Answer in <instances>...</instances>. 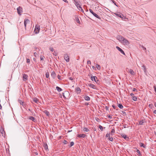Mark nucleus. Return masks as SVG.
Wrapping results in <instances>:
<instances>
[{
  "label": "nucleus",
  "instance_id": "8fccbe9b",
  "mask_svg": "<svg viewBox=\"0 0 156 156\" xmlns=\"http://www.w3.org/2000/svg\"><path fill=\"white\" fill-rule=\"evenodd\" d=\"M105 109L107 111H108L109 110V108L107 106L105 107Z\"/></svg>",
  "mask_w": 156,
  "mask_h": 156
},
{
  "label": "nucleus",
  "instance_id": "9b49d317",
  "mask_svg": "<svg viewBox=\"0 0 156 156\" xmlns=\"http://www.w3.org/2000/svg\"><path fill=\"white\" fill-rule=\"evenodd\" d=\"M123 38L124 37L121 36H118L117 37V39L118 40L121 42H122Z\"/></svg>",
  "mask_w": 156,
  "mask_h": 156
},
{
  "label": "nucleus",
  "instance_id": "4c0bfd02",
  "mask_svg": "<svg viewBox=\"0 0 156 156\" xmlns=\"http://www.w3.org/2000/svg\"><path fill=\"white\" fill-rule=\"evenodd\" d=\"M111 135V134L110 133H107V134L106 135V137H109L110 136V135Z\"/></svg>",
  "mask_w": 156,
  "mask_h": 156
},
{
  "label": "nucleus",
  "instance_id": "0e129e2a",
  "mask_svg": "<svg viewBox=\"0 0 156 156\" xmlns=\"http://www.w3.org/2000/svg\"><path fill=\"white\" fill-rule=\"evenodd\" d=\"M153 112L154 114H156V110H154Z\"/></svg>",
  "mask_w": 156,
  "mask_h": 156
},
{
  "label": "nucleus",
  "instance_id": "e433bc0d",
  "mask_svg": "<svg viewBox=\"0 0 156 156\" xmlns=\"http://www.w3.org/2000/svg\"><path fill=\"white\" fill-rule=\"evenodd\" d=\"M44 57L42 55H41L40 58L41 61L44 60Z\"/></svg>",
  "mask_w": 156,
  "mask_h": 156
},
{
  "label": "nucleus",
  "instance_id": "6e6d98bb",
  "mask_svg": "<svg viewBox=\"0 0 156 156\" xmlns=\"http://www.w3.org/2000/svg\"><path fill=\"white\" fill-rule=\"evenodd\" d=\"M108 118L109 119H112V115H109L108 116Z\"/></svg>",
  "mask_w": 156,
  "mask_h": 156
},
{
  "label": "nucleus",
  "instance_id": "13d9d810",
  "mask_svg": "<svg viewBox=\"0 0 156 156\" xmlns=\"http://www.w3.org/2000/svg\"><path fill=\"white\" fill-rule=\"evenodd\" d=\"M37 55V54L36 52H34V55L36 57V55Z\"/></svg>",
  "mask_w": 156,
  "mask_h": 156
},
{
  "label": "nucleus",
  "instance_id": "5fc2aeb1",
  "mask_svg": "<svg viewBox=\"0 0 156 156\" xmlns=\"http://www.w3.org/2000/svg\"><path fill=\"white\" fill-rule=\"evenodd\" d=\"M122 113H123V115H126V112L125 111H122Z\"/></svg>",
  "mask_w": 156,
  "mask_h": 156
},
{
  "label": "nucleus",
  "instance_id": "423d86ee",
  "mask_svg": "<svg viewBox=\"0 0 156 156\" xmlns=\"http://www.w3.org/2000/svg\"><path fill=\"white\" fill-rule=\"evenodd\" d=\"M64 58L65 60L67 62H69V58L67 54H66L64 55Z\"/></svg>",
  "mask_w": 156,
  "mask_h": 156
},
{
  "label": "nucleus",
  "instance_id": "864d4df0",
  "mask_svg": "<svg viewBox=\"0 0 156 156\" xmlns=\"http://www.w3.org/2000/svg\"><path fill=\"white\" fill-rule=\"evenodd\" d=\"M50 51H54V49L53 48H50Z\"/></svg>",
  "mask_w": 156,
  "mask_h": 156
},
{
  "label": "nucleus",
  "instance_id": "c03bdc74",
  "mask_svg": "<svg viewBox=\"0 0 156 156\" xmlns=\"http://www.w3.org/2000/svg\"><path fill=\"white\" fill-rule=\"evenodd\" d=\"M76 22H77L78 23H80V21H79V19H78V18H76Z\"/></svg>",
  "mask_w": 156,
  "mask_h": 156
},
{
  "label": "nucleus",
  "instance_id": "f257e3e1",
  "mask_svg": "<svg viewBox=\"0 0 156 156\" xmlns=\"http://www.w3.org/2000/svg\"><path fill=\"white\" fill-rule=\"evenodd\" d=\"M72 1L78 9H81V7L79 4L80 3V1H76V0H72Z\"/></svg>",
  "mask_w": 156,
  "mask_h": 156
},
{
  "label": "nucleus",
  "instance_id": "f3484780",
  "mask_svg": "<svg viewBox=\"0 0 156 156\" xmlns=\"http://www.w3.org/2000/svg\"><path fill=\"white\" fill-rule=\"evenodd\" d=\"M139 145L140 147H143L145 148H146V146L142 142H140L139 143Z\"/></svg>",
  "mask_w": 156,
  "mask_h": 156
},
{
  "label": "nucleus",
  "instance_id": "b1692460",
  "mask_svg": "<svg viewBox=\"0 0 156 156\" xmlns=\"http://www.w3.org/2000/svg\"><path fill=\"white\" fill-rule=\"evenodd\" d=\"M129 73L130 74H131V75H134V72L133 71V70H132L131 69H130L129 70Z\"/></svg>",
  "mask_w": 156,
  "mask_h": 156
},
{
  "label": "nucleus",
  "instance_id": "aec40b11",
  "mask_svg": "<svg viewBox=\"0 0 156 156\" xmlns=\"http://www.w3.org/2000/svg\"><path fill=\"white\" fill-rule=\"evenodd\" d=\"M56 89L59 92H60L62 90V89L61 88L58 86H57L56 87Z\"/></svg>",
  "mask_w": 156,
  "mask_h": 156
},
{
  "label": "nucleus",
  "instance_id": "a211bd4d",
  "mask_svg": "<svg viewBox=\"0 0 156 156\" xmlns=\"http://www.w3.org/2000/svg\"><path fill=\"white\" fill-rule=\"evenodd\" d=\"M44 113H45V114L47 116H50V114L49 112L47 111L46 110H45L43 111Z\"/></svg>",
  "mask_w": 156,
  "mask_h": 156
},
{
  "label": "nucleus",
  "instance_id": "de8ad7c7",
  "mask_svg": "<svg viewBox=\"0 0 156 156\" xmlns=\"http://www.w3.org/2000/svg\"><path fill=\"white\" fill-rule=\"evenodd\" d=\"M149 107L150 108H152L153 106V105L152 104H150L149 105Z\"/></svg>",
  "mask_w": 156,
  "mask_h": 156
},
{
  "label": "nucleus",
  "instance_id": "69168bd1",
  "mask_svg": "<svg viewBox=\"0 0 156 156\" xmlns=\"http://www.w3.org/2000/svg\"><path fill=\"white\" fill-rule=\"evenodd\" d=\"M89 105V104H88V103H86L85 104V105Z\"/></svg>",
  "mask_w": 156,
  "mask_h": 156
},
{
  "label": "nucleus",
  "instance_id": "a878e982",
  "mask_svg": "<svg viewBox=\"0 0 156 156\" xmlns=\"http://www.w3.org/2000/svg\"><path fill=\"white\" fill-rule=\"evenodd\" d=\"M136 152L138 154V155L139 156H141V153L140 151L138 149L137 150Z\"/></svg>",
  "mask_w": 156,
  "mask_h": 156
},
{
  "label": "nucleus",
  "instance_id": "e2e57ef3",
  "mask_svg": "<svg viewBox=\"0 0 156 156\" xmlns=\"http://www.w3.org/2000/svg\"><path fill=\"white\" fill-rule=\"evenodd\" d=\"M69 79L71 80H73V78L71 77H69Z\"/></svg>",
  "mask_w": 156,
  "mask_h": 156
},
{
  "label": "nucleus",
  "instance_id": "052dcab7",
  "mask_svg": "<svg viewBox=\"0 0 156 156\" xmlns=\"http://www.w3.org/2000/svg\"><path fill=\"white\" fill-rule=\"evenodd\" d=\"M62 96H63V97L65 98H66V97H65V95H64V93H62Z\"/></svg>",
  "mask_w": 156,
  "mask_h": 156
},
{
  "label": "nucleus",
  "instance_id": "49530a36",
  "mask_svg": "<svg viewBox=\"0 0 156 156\" xmlns=\"http://www.w3.org/2000/svg\"><path fill=\"white\" fill-rule=\"evenodd\" d=\"M49 76V74L48 73H46V77L47 78H48Z\"/></svg>",
  "mask_w": 156,
  "mask_h": 156
},
{
  "label": "nucleus",
  "instance_id": "7c9ffc66",
  "mask_svg": "<svg viewBox=\"0 0 156 156\" xmlns=\"http://www.w3.org/2000/svg\"><path fill=\"white\" fill-rule=\"evenodd\" d=\"M18 102L19 103H20V104L22 105H23V104L24 103L23 101L20 100H18Z\"/></svg>",
  "mask_w": 156,
  "mask_h": 156
},
{
  "label": "nucleus",
  "instance_id": "cd10ccee",
  "mask_svg": "<svg viewBox=\"0 0 156 156\" xmlns=\"http://www.w3.org/2000/svg\"><path fill=\"white\" fill-rule=\"evenodd\" d=\"M118 107L120 109H122L123 108V106L122 104H119L118 105Z\"/></svg>",
  "mask_w": 156,
  "mask_h": 156
},
{
  "label": "nucleus",
  "instance_id": "20e7f679",
  "mask_svg": "<svg viewBox=\"0 0 156 156\" xmlns=\"http://www.w3.org/2000/svg\"><path fill=\"white\" fill-rule=\"evenodd\" d=\"M17 12L18 14L20 15L21 13L23 12L22 8L20 6L17 8Z\"/></svg>",
  "mask_w": 156,
  "mask_h": 156
},
{
  "label": "nucleus",
  "instance_id": "2eb2a0df",
  "mask_svg": "<svg viewBox=\"0 0 156 156\" xmlns=\"http://www.w3.org/2000/svg\"><path fill=\"white\" fill-rule=\"evenodd\" d=\"M28 76L26 74H24L23 75V80L24 81H26L27 78Z\"/></svg>",
  "mask_w": 156,
  "mask_h": 156
},
{
  "label": "nucleus",
  "instance_id": "39448f33",
  "mask_svg": "<svg viewBox=\"0 0 156 156\" xmlns=\"http://www.w3.org/2000/svg\"><path fill=\"white\" fill-rule=\"evenodd\" d=\"M40 30V27L39 26L36 25L35 26L34 31L36 34H38Z\"/></svg>",
  "mask_w": 156,
  "mask_h": 156
},
{
  "label": "nucleus",
  "instance_id": "c85d7f7f",
  "mask_svg": "<svg viewBox=\"0 0 156 156\" xmlns=\"http://www.w3.org/2000/svg\"><path fill=\"white\" fill-rule=\"evenodd\" d=\"M34 101L37 103H38V101L37 98H35L33 99Z\"/></svg>",
  "mask_w": 156,
  "mask_h": 156
},
{
  "label": "nucleus",
  "instance_id": "393cba45",
  "mask_svg": "<svg viewBox=\"0 0 156 156\" xmlns=\"http://www.w3.org/2000/svg\"><path fill=\"white\" fill-rule=\"evenodd\" d=\"M115 133V130L114 129H112L111 133H110L111 136H112L114 134V133Z\"/></svg>",
  "mask_w": 156,
  "mask_h": 156
},
{
  "label": "nucleus",
  "instance_id": "f8f14e48",
  "mask_svg": "<svg viewBox=\"0 0 156 156\" xmlns=\"http://www.w3.org/2000/svg\"><path fill=\"white\" fill-rule=\"evenodd\" d=\"M75 90L76 91H77V93L79 94L81 92V89L79 87H77L76 88Z\"/></svg>",
  "mask_w": 156,
  "mask_h": 156
},
{
  "label": "nucleus",
  "instance_id": "09e8293b",
  "mask_svg": "<svg viewBox=\"0 0 156 156\" xmlns=\"http://www.w3.org/2000/svg\"><path fill=\"white\" fill-rule=\"evenodd\" d=\"M112 107H113V108H114V109H116V110H117V109H116V108H117V107H116L114 105H112Z\"/></svg>",
  "mask_w": 156,
  "mask_h": 156
},
{
  "label": "nucleus",
  "instance_id": "473e14b6",
  "mask_svg": "<svg viewBox=\"0 0 156 156\" xmlns=\"http://www.w3.org/2000/svg\"><path fill=\"white\" fill-rule=\"evenodd\" d=\"M44 148L45 149H46V150H47V149H48V146L47 144H45L44 145Z\"/></svg>",
  "mask_w": 156,
  "mask_h": 156
},
{
  "label": "nucleus",
  "instance_id": "4468645a",
  "mask_svg": "<svg viewBox=\"0 0 156 156\" xmlns=\"http://www.w3.org/2000/svg\"><path fill=\"white\" fill-rule=\"evenodd\" d=\"M142 69L143 70L144 73H146L147 72V69L146 68L145 66L144 65H143L142 66Z\"/></svg>",
  "mask_w": 156,
  "mask_h": 156
},
{
  "label": "nucleus",
  "instance_id": "680f3d73",
  "mask_svg": "<svg viewBox=\"0 0 156 156\" xmlns=\"http://www.w3.org/2000/svg\"><path fill=\"white\" fill-rule=\"evenodd\" d=\"M64 2H66V3H68V2L67 1V0H62Z\"/></svg>",
  "mask_w": 156,
  "mask_h": 156
},
{
  "label": "nucleus",
  "instance_id": "c9c22d12",
  "mask_svg": "<svg viewBox=\"0 0 156 156\" xmlns=\"http://www.w3.org/2000/svg\"><path fill=\"white\" fill-rule=\"evenodd\" d=\"M108 139L109 140H110L111 141H112L113 140V137H110V136L109 137H108Z\"/></svg>",
  "mask_w": 156,
  "mask_h": 156
},
{
  "label": "nucleus",
  "instance_id": "603ef678",
  "mask_svg": "<svg viewBox=\"0 0 156 156\" xmlns=\"http://www.w3.org/2000/svg\"><path fill=\"white\" fill-rule=\"evenodd\" d=\"M87 63L88 64H91L90 61V60H88L87 62Z\"/></svg>",
  "mask_w": 156,
  "mask_h": 156
},
{
  "label": "nucleus",
  "instance_id": "72a5a7b5",
  "mask_svg": "<svg viewBox=\"0 0 156 156\" xmlns=\"http://www.w3.org/2000/svg\"><path fill=\"white\" fill-rule=\"evenodd\" d=\"M133 100L134 101H136L137 100V98L136 96L133 97Z\"/></svg>",
  "mask_w": 156,
  "mask_h": 156
},
{
  "label": "nucleus",
  "instance_id": "dca6fc26",
  "mask_svg": "<svg viewBox=\"0 0 156 156\" xmlns=\"http://www.w3.org/2000/svg\"><path fill=\"white\" fill-rule=\"evenodd\" d=\"M121 136L125 140L129 139V137L127 136L125 134H122L121 135Z\"/></svg>",
  "mask_w": 156,
  "mask_h": 156
},
{
  "label": "nucleus",
  "instance_id": "ea45409f",
  "mask_svg": "<svg viewBox=\"0 0 156 156\" xmlns=\"http://www.w3.org/2000/svg\"><path fill=\"white\" fill-rule=\"evenodd\" d=\"M63 143L64 144H66L68 143V142L66 140H64Z\"/></svg>",
  "mask_w": 156,
  "mask_h": 156
},
{
  "label": "nucleus",
  "instance_id": "9d476101",
  "mask_svg": "<svg viewBox=\"0 0 156 156\" xmlns=\"http://www.w3.org/2000/svg\"><path fill=\"white\" fill-rule=\"evenodd\" d=\"M91 79L92 81H94L95 82L98 81V78L96 76H91Z\"/></svg>",
  "mask_w": 156,
  "mask_h": 156
},
{
  "label": "nucleus",
  "instance_id": "1a4fd4ad",
  "mask_svg": "<svg viewBox=\"0 0 156 156\" xmlns=\"http://www.w3.org/2000/svg\"><path fill=\"white\" fill-rule=\"evenodd\" d=\"M86 136V135L84 134H78L77 136L79 138H84Z\"/></svg>",
  "mask_w": 156,
  "mask_h": 156
},
{
  "label": "nucleus",
  "instance_id": "0eeeda50",
  "mask_svg": "<svg viewBox=\"0 0 156 156\" xmlns=\"http://www.w3.org/2000/svg\"><path fill=\"white\" fill-rule=\"evenodd\" d=\"M29 22V20L28 19H25L24 22V24L25 29H26L27 24Z\"/></svg>",
  "mask_w": 156,
  "mask_h": 156
},
{
  "label": "nucleus",
  "instance_id": "6e6552de",
  "mask_svg": "<svg viewBox=\"0 0 156 156\" xmlns=\"http://www.w3.org/2000/svg\"><path fill=\"white\" fill-rule=\"evenodd\" d=\"M116 48L121 53L124 55H125V53L123 50L118 46H116Z\"/></svg>",
  "mask_w": 156,
  "mask_h": 156
},
{
  "label": "nucleus",
  "instance_id": "ddd939ff",
  "mask_svg": "<svg viewBox=\"0 0 156 156\" xmlns=\"http://www.w3.org/2000/svg\"><path fill=\"white\" fill-rule=\"evenodd\" d=\"M88 86L94 89L96 88L95 85L93 84L90 83L88 84Z\"/></svg>",
  "mask_w": 156,
  "mask_h": 156
},
{
  "label": "nucleus",
  "instance_id": "5701e85b",
  "mask_svg": "<svg viewBox=\"0 0 156 156\" xmlns=\"http://www.w3.org/2000/svg\"><path fill=\"white\" fill-rule=\"evenodd\" d=\"M55 75H56L54 71H53L52 72L51 74V76L53 78H55Z\"/></svg>",
  "mask_w": 156,
  "mask_h": 156
},
{
  "label": "nucleus",
  "instance_id": "774afa93",
  "mask_svg": "<svg viewBox=\"0 0 156 156\" xmlns=\"http://www.w3.org/2000/svg\"><path fill=\"white\" fill-rule=\"evenodd\" d=\"M81 9V11L82 12H83L84 11L82 9V8H81V9Z\"/></svg>",
  "mask_w": 156,
  "mask_h": 156
},
{
  "label": "nucleus",
  "instance_id": "79ce46f5",
  "mask_svg": "<svg viewBox=\"0 0 156 156\" xmlns=\"http://www.w3.org/2000/svg\"><path fill=\"white\" fill-rule=\"evenodd\" d=\"M89 11L93 15V14L94 13L93 11L90 9H89Z\"/></svg>",
  "mask_w": 156,
  "mask_h": 156
},
{
  "label": "nucleus",
  "instance_id": "338daca9",
  "mask_svg": "<svg viewBox=\"0 0 156 156\" xmlns=\"http://www.w3.org/2000/svg\"><path fill=\"white\" fill-rule=\"evenodd\" d=\"M35 154L36 155H38V153L37 152H35Z\"/></svg>",
  "mask_w": 156,
  "mask_h": 156
},
{
  "label": "nucleus",
  "instance_id": "bb28decb",
  "mask_svg": "<svg viewBox=\"0 0 156 156\" xmlns=\"http://www.w3.org/2000/svg\"><path fill=\"white\" fill-rule=\"evenodd\" d=\"M97 69L99 70H100V69H101V67L100 66V65L98 64H97L96 65V67Z\"/></svg>",
  "mask_w": 156,
  "mask_h": 156
},
{
  "label": "nucleus",
  "instance_id": "f03ea898",
  "mask_svg": "<svg viewBox=\"0 0 156 156\" xmlns=\"http://www.w3.org/2000/svg\"><path fill=\"white\" fill-rule=\"evenodd\" d=\"M114 14L117 16L119 17L122 19H123L125 18V17L120 12H117L115 13Z\"/></svg>",
  "mask_w": 156,
  "mask_h": 156
},
{
  "label": "nucleus",
  "instance_id": "4be33fe9",
  "mask_svg": "<svg viewBox=\"0 0 156 156\" xmlns=\"http://www.w3.org/2000/svg\"><path fill=\"white\" fill-rule=\"evenodd\" d=\"M93 15L97 18H98V19H101L100 17L97 14L95 13L94 12L93 14Z\"/></svg>",
  "mask_w": 156,
  "mask_h": 156
},
{
  "label": "nucleus",
  "instance_id": "2f4dec72",
  "mask_svg": "<svg viewBox=\"0 0 156 156\" xmlns=\"http://www.w3.org/2000/svg\"><path fill=\"white\" fill-rule=\"evenodd\" d=\"M83 131L84 132H88L89 131V129L87 128H84L83 129Z\"/></svg>",
  "mask_w": 156,
  "mask_h": 156
},
{
  "label": "nucleus",
  "instance_id": "c756f323",
  "mask_svg": "<svg viewBox=\"0 0 156 156\" xmlns=\"http://www.w3.org/2000/svg\"><path fill=\"white\" fill-rule=\"evenodd\" d=\"M144 122L143 121V120H140L139 122V125H142L143 124Z\"/></svg>",
  "mask_w": 156,
  "mask_h": 156
},
{
  "label": "nucleus",
  "instance_id": "a18cd8bd",
  "mask_svg": "<svg viewBox=\"0 0 156 156\" xmlns=\"http://www.w3.org/2000/svg\"><path fill=\"white\" fill-rule=\"evenodd\" d=\"M154 88V90L155 91V93H156V86L154 85L153 86Z\"/></svg>",
  "mask_w": 156,
  "mask_h": 156
},
{
  "label": "nucleus",
  "instance_id": "3c124183",
  "mask_svg": "<svg viewBox=\"0 0 156 156\" xmlns=\"http://www.w3.org/2000/svg\"><path fill=\"white\" fill-rule=\"evenodd\" d=\"M133 91H137V90L135 88H133Z\"/></svg>",
  "mask_w": 156,
  "mask_h": 156
},
{
  "label": "nucleus",
  "instance_id": "37998d69",
  "mask_svg": "<svg viewBox=\"0 0 156 156\" xmlns=\"http://www.w3.org/2000/svg\"><path fill=\"white\" fill-rule=\"evenodd\" d=\"M27 62L28 63H30V59L29 58L27 59Z\"/></svg>",
  "mask_w": 156,
  "mask_h": 156
},
{
  "label": "nucleus",
  "instance_id": "7ed1b4c3",
  "mask_svg": "<svg viewBox=\"0 0 156 156\" xmlns=\"http://www.w3.org/2000/svg\"><path fill=\"white\" fill-rule=\"evenodd\" d=\"M125 45H128L129 44V41L126 39L124 38L121 42Z\"/></svg>",
  "mask_w": 156,
  "mask_h": 156
},
{
  "label": "nucleus",
  "instance_id": "58836bf2",
  "mask_svg": "<svg viewBox=\"0 0 156 156\" xmlns=\"http://www.w3.org/2000/svg\"><path fill=\"white\" fill-rule=\"evenodd\" d=\"M99 127L101 131L103 130V127L99 125Z\"/></svg>",
  "mask_w": 156,
  "mask_h": 156
},
{
  "label": "nucleus",
  "instance_id": "bf43d9fd",
  "mask_svg": "<svg viewBox=\"0 0 156 156\" xmlns=\"http://www.w3.org/2000/svg\"><path fill=\"white\" fill-rule=\"evenodd\" d=\"M92 68L94 69V70H96V67H94V66H92Z\"/></svg>",
  "mask_w": 156,
  "mask_h": 156
},
{
  "label": "nucleus",
  "instance_id": "4d7b16f0",
  "mask_svg": "<svg viewBox=\"0 0 156 156\" xmlns=\"http://www.w3.org/2000/svg\"><path fill=\"white\" fill-rule=\"evenodd\" d=\"M130 95L131 97H132V98L133 97H134V94L133 93H131L130 94Z\"/></svg>",
  "mask_w": 156,
  "mask_h": 156
},
{
  "label": "nucleus",
  "instance_id": "412c9836",
  "mask_svg": "<svg viewBox=\"0 0 156 156\" xmlns=\"http://www.w3.org/2000/svg\"><path fill=\"white\" fill-rule=\"evenodd\" d=\"M84 99L85 100L87 101H89L90 100V98L87 96H85L84 97Z\"/></svg>",
  "mask_w": 156,
  "mask_h": 156
},
{
  "label": "nucleus",
  "instance_id": "f704fd0d",
  "mask_svg": "<svg viewBox=\"0 0 156 156\" xmlns=\"http://www.w3.org/2000/svg\"><path fill=\"white\" fill-rule=\"evenodd\" d=\"M74 144V143L72 141L70 143V144L69 146V147H72L73 146Z\"/></svg>",
  "mask_w": 156,
  "mask_h": 156
},
{
  "label": "nucleus",
  "instance_id": "6ab92c4d",
  "mask_svg": "<svg viewBox=\"0 0 156 156\" xmlns=\"http://www.w3.org/2000/svg\"><path fill=\"white\" fill-rule=\"evenodd\" d=\"M29 119L32 120L34 122H35L36 121V120L35 118L33 116H30L29 118Z\"/></svg>",
  "mask_w": 156,
  "mask_h": 156
},
{
  "label": "nucleus",
  "instance_id": "a19ab883",
  "mask_svg": "<svg viewBox=\"0 0 156 156\" xmlns=\"http://www.w3.org/2000/svg\"><path fill=\"white\" fill-rule=\"evenodd\" d=\"M57 77H58V78L59 80H62V79L61 78V76H60L59 75H58L57 76Z\"/></svg>",
  "mask_w": 156,
  "mask_h": 156
}]
</instances>
